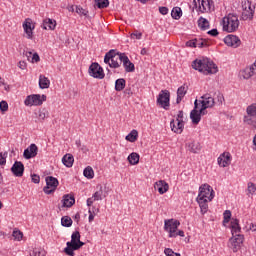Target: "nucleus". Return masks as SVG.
<instances>
[{"instance_id": "nucleus-1", "label": "nucleus", "mask_w": 256, "mask_h": 256, "mask_svg": "<svg viewBox=\"0 0 256 256\" xmlns=\"http://www.w3.org/2000/svg\"><path fill=\"white\" fill-rule=\"evenodd\" d=\"M214 197H215V191H213V188L211 187V185L202 184L199 187L197 203L201 209L202 215H205V213H207V209H209L208 203L213 201Z\"/></svg>"}, {"instance_id": "nucleus-2", "label": "nucleus", "mask_w": 256, "mask_h": 256, "mask_svg": "<svg viewBox=\"0 0 256 256\" xmlns=\"http://www.w3.org/2000/svg\"><path fill=\"white\" fill-rule=\"evenodd\" d=\"M192 67L203 75H215L219 72L217 64L209 58H197L192 62Z\"/></svg>"}, {"instance_id": "nucleus-3", "label": "nucleus", "mask_w": 256, "mask_h": 256, "mask_svg": "<svg viewBox=\"0 0 256 256\" xmlns=\"http://www.w3.org/2000/svg\"><path fill=\"white\" fill-rule=\"evenodd\" d=\"M222 30L226 33H235L239 29V16L237 14L229 13L224 16L221 21Z\"/></svg>"}, {"instance_id": "nucleus-4", "label": "nucleus", "mask_w": 256, "mask_h": 256, "mask_svg": "<svg viewBox=\"0 0 256 256\" xmlns=\"http://www.w3.org/2000/svg\"><path fill=\"white\" fill-rule=\"evenodd\" d=\"M67 247L64 249V253L69 256H75L74 251H78V249H81L83 245H85L84 242H81V234L79 231H75L71 235V241L66 243Z\"/></svg>"}, {"instance_id": "nucleus-5", "label": "nucleus", "mask_w": 256, "mask_h": 256, "mask_svg": "<svg viewBox=\"0 0 256 256\" xmlns=\"http://www.w3.org/2000/svg\"><path fill=\"white\" fill-rule=\"evenodd\" d=\"M125 53H115V50H110L104 57V63H108L113 69H119L123 63Z\"/></svg>"}, {"instance_id": "nucleus-6", "label": "nucleus", "mask_w": 256, "mask_h": 256, "mask_svg": "<svg viewBox=\"0 0 256 256\" xmlns=\"http://www.w3.org/2000/svg\"><path fill=\"white\" fill-rule=\"evenodd\" d=\"M45 101H47V96L45 94H31L24 100V105L26 107H40Z\"/></svg>"}, {"instance_id": "nucleus-7", "label": "nucleus", "mask_w": 256, "mask_h": 256, "mask_svg": "<svg viewBox=\"0 0 256 256\" xmlns=\"http://www.w3.org/2000/svg\"><path fill=\"white\" fill-rule=\"evenodd\" d=\"M243 122L250 127H256V103H252L246 107V115Z\"/></svg>"}, {"instance_id": "nucleus-8", "label": "nucleus", "mask_w": 256, "mask_h": 256, "mask_svg": "<svg viewBox=\"0 0 256 256\" xmlns=\"http://www.w3.org/2000/svg\"><path fill=\"white\" fill-rule=\"evenodd\" d=\"M198 101V107L201 113H207V109L215 106V98L211 94H204Z\"/></svg>"}, {"instance_id": "nucleus-9", "label": "nucleus", "mask_w": 256, "mask_h": 256, "mask_svg": "<svg viewBox=\"0 0 256 256\" xmlns=\"http://www.w3.org/2000/svg\"><path fill=\"white\" fill-rule=\"evenodd\" d=\"M181 222L175 219H168L164 221V231L169 234L170 238L177 237V229H179Z\"/></svg>"}, {"instance_id": "nucleus-10", "label": "nucleus", "mask_w": 256, "mask_h": 256, "mask_svg": "<svg viewBox=\"0 0 256 256\" xmlns=\"http://www.w3.org/2000/svg\"><path fill=\"white\" fill-rule=\"evenodd\" d=\"M170 101L171 92H169V90H161L157 97V105L165 109V111H169V107H171Z\"/></svg>"}, {"instance_id": "nucleus-11", "label": "nucleus", "mask_w": 256, "mask_h": 256, "mask_svg": "<svg viewBox=\"0 0 256 256\" xmlns=\"http://www.w3.org/2000/svg\"><path fill=\"white\" fill-rule=\"evenodd\" d=\"M255 14V7L251 4V1H242V19L243 21H251Z\"/></svg>"}, {"instance_id": "nucleus-12", "label": "nucleus", "mask_w": 256, "mask_h": 256, "mask_svg": "<svg viewBox=\"0 0 256 256\" xmlns=\"http://www.w3.org/2000/svg\"><path fill=\"white\" fill-rule=\"evenodd\" d=\"M46 186L43 188L44 193L46 195H51V193H55L57 187L59 186V180L53 176H47L45 178Z\"/></svg>"}, {"instance_id": "nucleus-13", "label": "nucleus", "mask_w": 256, "mask_h": 256, "mask_svg": "<svg viewBox=\"0 0 256 256\" xmlns=\"http://www.w3.org/2000/svg\"><path fill=\"white\" fill-rule=\"evenodd\" d=\"M88 73L94 79H105V72L99 63L94 62L89 66Z\"/></svg>"}, {"instance_id": "nucleus-14", "label": "nucleus", "mask_w": 256, "mask_h": 256, "mask_svg": "<svg viewBox=\"0 0 256 256\" xmlns=\"http://www.w3.org/2000/svg\"><path fill=\"white\" fill-rule=\"evenodd\" d=\"M22 27L25 33L24 37H26V39L33 40V31H35V24L33 23V20L31 18H26Z\"/></svg>"}, {"instance_id": "nucleus-15", "label": "nucleus", "mask_w": 256, "mask_h": 256, "mask_svg": "<svg viewBox=\"0 0 256 256\" xmlns=\"http://www.w3.org/2000/svg\"><path fill=\"white\" fill-rule=\"evenodd\" d=\"M201 115H207V113L201 112V109L199 108V101L195 100L194 109L190 113V119L194 125H199Z\"/></svg>"}, {"instance_id": "nucleus-16", "label": "nucleus", "mask_w": 256, "mask_h": 256, "mask_svg": "<svg viewBox=\"0 0 256 256\" xmlns=\"http://www.w3.org/2000/svg\"><path fill=\"white\" fill-rule=\"evenodd\" d=\"M241 245H243V235H234L228 243V246L234 253L241 249Z\"/></svg>"}, {"instance_id": "nucleus-17", "label": "nucleus", "mask_w": 256, "mask_h": 256, "mask_svg": "<svg viewBox=\"0 0 256 256\" xmlns=\"http://www.w3.org/2000/svg\"><path fill=\"white\" fill-rule=\"evenodd\" d=\"M219 167H229L231 165V161H233V156H231V153L224 152L220 154V156L217 159Z\"/></svg>"}, {"instance_id": "nucleus-18", "label": "nucleus", "mask_w": 256, "mask_h": 256, "mask_svg": "<svg viewBox=\"0 0 256 256\" xmlns=\"http://www.w3.org/2000/svg\"><path fill=\"white\" fill-rule=\"evenodd\" d=\"M224 43L228 47H233V49H237L241 45V39L235 35H228L224 38Z\"/></svg>"}, {"instance_id": "nucleus-19", "label": "nucleus", "mask_w": 256, "mask_h": 256, "mask_svg": "<svg viewBox=\"0 0 256 256\" xmlns=\"http://www.w3.org/2000/svg\"><path fill=\"white\" fill-rule=\"evenodd\" d=\"M99 190H97L92 197L87 199L88 207H91L95 201H103V186H98Z\"/></svg>"}, {"instance_id": "nucleus-20", "label": "nucleus", "mask_w": 256, "mask_h": 256, "mask_svg": "<svg viewBox=\"0 0 256 256\" xmlns=\"http://www.w3.org/2000/svg\"><path fill=\"white\" fill-rule=\"evenodd\" d=\"M11 172L15 177H23V173L25 172L23 162L16 161L11 167Z\"/></svg>"}, {"instance_id": "nucleus-21", "label": "nucleus", "mask_w": 256, "mask_h": 256, "mask_svg": "<svg viewBox=\"0 0 256 256\" xmlns=\"http://www.w3.org/2000/svg\"><path fill=\"white\" fill-rule=\"evenodd\" d=\"M39 152V148L36 144H31L27 149L24 150V159H33V157H37V153Z\"/></svg>"}, {"instance_id": "nucleus-22", "label": "nucleus", "mask_w": 256, "mask_h": 256, "mask_svg": "<svg viewBox=\"0 0 256 256\" xmlns=\"http://www.w3.org/2000/svg\"><path fill=\"white\" fill-rule=\"evenodd\" d=\"M215 9V3L213 0H201L199 4V11L205 13V11H213Z\"/></svg>"}, {"instance_id": "nucleus-23", "label": "nucleus", "mask_w": 256, "mask_h": 256, "mask_svg": "<svg viewBox=\"0 0 256 256\" xmlns=\"http://www.w3.org/2000/svg\"><path fill=\"white\" fill-rule=\"evenodd\" d=\"M155 191H158L160 195H165L169 191V184L164 180H159L154 184Z\"/></svg>"}, {"instance_id": "nucleus-24", "label": "nucleus", "mask_w": 256, "mask_h": 256, "mask_svg": "<svg viewBox=\"0 0 256 256\" xmlns=\"http://www.w3.org/2000/svg\"><path fill=\"white\" fill-rule=\"evenodd\" d=\"M41 27L45 31H55V27H57V21L55 19L45 18Z\"/></svg>"}, {"instance_id": "nucleus-25", "label": "nucleus", "mask_w": 256, "mask_h": 256, "mask_svg": "<svg viewBox=\"0 0 256 256\" xmlns=\"http://www.w3.org/2000/svg\"><path fill=\"white\" fill-rule=\"evenodd\" d=\"M122 64L126 73H133V71H135V64L129 60L126 54L122 57Z\"/></svg>"}, {"instance_id": "nucleus-26", "label": "nucleus", "mask_w": 256, "mask_h": 256, "mask_svg": "<svg viewBox=\"0 0 256 256\" xmlns=\"http://www.w3.org/2000/svg\"><path fill=\"white\" fill-rule=\"evenodd\" d=\"M242 79H251L255 75V67L252 65L250 67H246L244 70H241L239 73Z\"/></svg>"}, {"instance_id": "nucleus-27", "label": "nucleus", "mask_w": 256, "mask_h": 256, "mask_svg": "<svg viewBox=\"0 0 256 256\" xmlns=\"http://www.w3.org/2000/svg\"><path fill=\"white\" fill-rule=\"evenodd\" d=\"M75 205V197L66 194L62 199V207H73Z\"/></svg>"}, {"instance_id": "nucleus-28", "label": "nucleus", "mask_w": 256, "mask_h": 256, "mask_svg": "<svg viewBox=\"0 0 256 256\" xmlns=\"http://www.w3.org/2000/svg\"><path fill=\"white\" fill-rule=\"evenodd\" d=\"M185 95H187V86L182 85L178 88L177 90V99H176V103L179 105V103H181V101H183V97H185Z\"/></svg>"}, {"instance_id": "nucleus-29", "label": "nucleus", "mask_w": 256, "mask_h": 256, "mask_svg": "<svg viewBox=\"0 0 256 256\" xmlns=\"http://www.w3.org/2000/svg\"><path fill=\"white\" fill-rule=\"evenodd\" d=\"M51 81L45 75L41 74L39 76V87L40 89H49Z\"/></svg>"}, {"instance_id": "nucleus-30", "label": "nucleus", "mask_w": 256, "mask_h": 256, "mask_svg": "<svg viewBox=\"0 0 256 256\" xmlns=\"http://www.w3.org/2000/svg\"><path fill=\"white\" fill-rule=\"evenodd\" d=\"M231 233L233 236L240 235L241 233V226H239V221L237 219L231 220Z\"/></svg>"}, {"instance_id": "nucleus-31", "label": "nucleus", "mask_w": 256, "mask_h": 256, "mask_svg": "<svg viewBox=\"0 0 256 256\" xmlns=\"http://www.w3.org/2000/svg\"><path fill=\"white\" fill-rule=\"evenodd\" d=\"M186 147L191 153H199V151H201V145L199 144V142L192 141L190 143H187Z\"/></svg>"}, {"instance_id": "nucleus-32", "label": "nucleus", "mask_w": 256, "mask_h": 256, "mask_svg": "<svg viewBox=\"0 0 256 256\" xmlns=\"http://www.w3.org/2000/svg\"><path fill=\"white\" fill-rule=\"evenodd\" d=\"M176 121L178 123V128L175 130L178 133H183V129H185V124L183 123V111L178 112Z\"/></svg>"}, {"instance_id": "nucleus-33", "label": "nucleus", "mask_w": 256, "mask_h": 256, "mask_svg": "<svg viewBox=\"0 0 256 256\" xmlns=\"http://www.w3.org/2000/svg\"><path fill=\"white\" fill-rule=\"evenodd\" d=\"M75 162V158H73V155L66 154L62 158V163L65 165V167H73V163Z\"/></svg>"}, {"instance_id": "nucleus-34", "label": "nucleus", "mask_w": 256, "mask_h": 256, "mask_svg": "<svg viewBox=\"0 0 256 256\" xmlns=\"http://www.w3.org/2000/svg\"><path fill=\"white\" fill-rule=\"evenodd\" d=\"M172 19H175L176 21H179L181 17H183V11L180 7H174L171 12Z\"/></svg>"}, {"instance_id": "nucleus-35", "label": "nucleus", "mask_w": 256, "mask_h": 256, "mask_svg": "<svg viewBox=\"0 0 256 256\" xmlns=\"http://www.w3.org/2000/svg\"><path fill=\"white\" fill-rule=\"evenodd\" d=\"M139 137V132L137 130H132L127 136L126 141H129L130 143H135L137 141V138Z\"/></svg>"}, {"instance_id": "nucleus-36", "label": "nucleus", "mask_w": 256, "mask_h": 256, "mask_svg": "<svg viewBox=\"0 0 256 256\" xmlns=\"http://www.w3.org/2000/svg\"><path fill=\"white\" fill-rule=\"evenodd\" d=\"M128 161H129L130 165H137V164H139V154L136 153V152H132L128 156Z\"/></svg>"}, {"instance_id": "nucleus-37", "label": "nucleus", "mask_w": 256, "mask_h": 256, "mask_svg": "<svg viewBox=\"0 0 256 256\" xmlns=\"http://www.w3.org/2000/svg\"><path fill=\"white\" fill-rule=\"evenodd\" d=\"M26 57L30 63H39L40 61L39 54L37 53L26 52Z\"/></svg>"}, {"instance_id": "nucleus-38", "label": "nucleus", "mask_w": 256, "mask_h": 256, "mask_svg": "<svg viewBox=\"0 0 256 256\" xmlns=\"http://www.w3.org/2000/svg\"><path fill=\"white\" fill-rule=\"evenodd\" d=\"M126 81L123 78H119L115 82V91H123L125 89Z\"/></svg>"}, {"instance_id": "nucleus-39", "label": "nucleus", "mask_w": 256, "mask_h": 256, "mask_svg": "<svg viewBox=\"0 0 256 256\" xmlns=\"http://www.w3.org/2000/svg\"><path fill=\"white\" fill-rule=\"evenodd\" d=\"M83 175L86 177V179H93V177H95V171H93L91 166H87L84 169Z\"/></svg>"}, {"instance_id": "nucleus-40", "label": "nucleus", "mask_w": 256, "mask_h": 256, "mask_svg": "<svg viewBox=\"0 0 256 256\" xmlns=\"http://www.w3.org/2000/svg\"><path fill=\"white\" fill-rule=\"evenodd\" d=\"M198 27H200L202 31H206V29L209 27V21L203 17H200L198 19Z\"/></svg>"}, {"instance_id": "nucleus-41", "label": "nucleus", "mask_w": 256, "mask_h": 256, "mask_svg": "<svg viewBox=\"0 0 256 256\" xmlns=\"http://www.w3.org/2000/svg\"><path fill=\"white\" fill-rule=\"evenodd\" d=\"M61 225L63 227H71L73 225V220L69 216H63L61 219Z\"/></svg>"}, {"instance_id": "nucleus-42", "label": "nucleus", "mask_w": 256, "mask_h": 256, "mask_svg": "<svg viewBox=\"0 0 256 256\" xmlns=\"http://www.w3.org/2000/svg\"><path fill=\"white\" fill-rule=\"evenodd\" d=\"M98 9H107L109 7V0H95Z\"/></svg>"}, {"instance_id": "nucleus-43", "label": "nucleus", "mask_w": 256, "mask_h": 256, "mask_svg": "<svg viewBox=\"0 0 256 256\" xmlns=\"http://www.w3.org/2000/svg\"><path fill=\"white\" fill-rule=\"evenodd\" d=\"M14 241H21L23 239V232L18 229H14L12 233Z\"/></svg>"}, {"instance_id": "nucleus-44", "label": "nucleus", "mask_w": 256, "mask_h": 256, "mask_svg": "<svg viewBox=\"0 0 256 256\" xmlns=\"http://www.w3.org/2000/svg\"><path fill=\"white\" fill-rule=\"evenodd\" d=\"M75 12L81 17H87V14L89 13V11L85 10L81 6H75Z\"/></svg>"}, {"instance_id": "nucleus-45", "label": "nucleus", "mask_w": 256, "mask_h": 256, "mask_svg": "<svg viewBox=\"0 0 256 256\" xmlns=\"http://www.w3.org/2000/svg\"><path fill=\"white\" fill-rule=\"evenodd\" d=\"M46 255H47V251H45V249H37V248H35L30 254V256H46Z\"/></svg>"}, {"instance_id": "nucleus-46", "label": "nucleus", "mask_w": 256, "mask_h": 256, "mask_svg": "<svg viewBox=\"0 0 256 256\" xmlns=\"http://www.w3.org/2000/svg\"><path fill=\"white\" fill-rule=\"evenodd\" d=\"M47 117H49V111H47L45 109H42L39 111L38 119L40 121H45V119H47Z\"/></svg>"}, {"instance_id": "nucleus-47", "label": "nucleus", "mask_w": 256, "mask_h": 256, "mask_svg": "<svg viewBox=\"0 0 256 256\" xmlns=\"http://www.w3.org/2000/svg\"><path fill=\"white\" fill-rule=\"evenodd\" d=\"M247 191L250 195H256V184L249 182L247 186Z\"/></svg>"}, {"instance_id": "nucleus-48", "label": "nucleus", "mask_w": 256, "mask_h": 256, "mask_svg": "<svg viewBox=\"0 0 256 256\" xmlns=\"http://www.w3.org/2000/svg\"><path fill=\"white\" fill-rule=\"evenodd\" d=\"M88 213H89V217H88L89 223H92V221H94V219H95V215H97V213H99V208H96L93 211H91V209H89Z\"/></svg>"}, {"instance_id": "nucleus-49", "label": "nucleus", "mask_w": 256, "mask_h": 256, "mask_svg": "<svg viewBox=\"0 0 256 256\" xmlns=\"http://www.w3.org/2000/svg\"><path fill=\"white\" fill-rule=\"evenodd\" d=\"M170 127H171V129H172V131L174 132V133H178L179 135H180V133H182V132H177L175 129H179V123L177 122V120H172L171 122H170Z\"/></svg>"}, {"instance_id": "nucleus-50", "label": "nucleus", "mask_w": 256, "mask_h": 256, "mask_svg": "<svg viewBox=\"0 0 256 256\" xmlns=\"http://www.w3.org/2000/svg\"><path fill=\"white\" fill-rule=\"evenodd\" d=\"M131 39H137L140 40L143 37V33L135 30L133 33L130 34Z\"/></svg>"}, {"instance_id": "nucleus-51", "label": "nucleus", "mask_w": 256, "mask_h": 256, "mask_svg": "<svg viewBox=\"0 0 256 256\" xmlns=\"http://www.w3.org/2000/svg\"><path fill=\"white\" fill-rule=\"evenodd\" d=\"M0 111H2V113L9 111V104L7 103V101L0 102Z\"/></svg>"}, {"instance_id": "nucleus-52", "label": "nucleus", "mask_w": 256, "mask_h": 256, "mask_svg": "<svg viewBox=\"0 0 256 256\" xmlns=\"http://www.w3.org/2000/svg\"><path fill=\"white\" fill-rule=\"evenodd\" d=\"M223 217V223H229V221L231 220V212L229 210L224 211Z\"/></svg>"}, {"instance_id": "nucleus-53", "label": "nucleus", "mask_w": 256, "mask_h": 256, "mask_svg": "<svg viewBox=\"0 0 256 256\" xmlns=\"http://www.w3.org/2000/svg\"><path fill=\"white\" fill-rule=\"evenodd\" d=\"M7 163V152L0 153V165H5Z\"/></svg>"}, {"instance_id": "nucleus-54", "label": "nucleus", "mask_w": 256, "mask_h": 256, "mask_svg": "<svg viewBox=\"0 0 256 256\" xmlns=\"http://www.w3.org/2000/svg\"><path fill=\"white\" fill-rule=\"evenodd\" d=\"M186 47H197V39L190 40L186 42Z\"/></svg>"}, {"instance_id": "nucleus-55", "label": "nucleus", "mask_w": 256, "mask_h": 256, "mask_svg": "<svg viewBox=\"0 0 256 256\" xmlns=\"http://www.w3.org/2000/svg\"><path fill=\"white\" fill-rule=\"evenodd\" d=\"M207 46V42H205V40H197L196 39V47L202 48V47H206Z\"/></svg>"}, {"instance_id": "nucleus-56", "label": "nucleus", "mask_w": 256, "mask_h": 256, "mask_svg": "<svg viewBox=\"0 0 256 256\" xmlns=\"http://www.w3.org/2000/svg\"><path fill=\"white\" fill-rule=\"evenodd\" d=\"M159 12L161 15H167V13H169V8L162 6L159 8Z\"/></svg>"}, {"instance_id": "nucleus-57", "label": "nucleus", "mask_w": 256, "mask_h": 256, "mask_svg": "<svg viewBox=\"0 0 256 256\" xmlns=\"http://www.w3.org/2000/svg\"><path fill=\"white\" fill-rule=\"evenodd\" d=\"M164 254H165L166 256H173V255L175 254V252H174L171 248H166V249L164 250Z\"/></svg>"}, {"instance_id": "nucleus-58", "label": "nucleus", "mask_w": 256, "mask_h": 256, "mask_svg": "<svg viewBox=\"0 0 256 256\" xmlns=\"http://www.w3.org/2000/svg\"><path fill=\"white\" fill-rule=\"evenodd\" d=\"M18 67L19 69H22V71H24V69H27V63L25 61H20L18 63Z\"/></svg>"}, {"instance_id": "nucleus-59", "label": "nucleus", "mask_w": 256, "mask_h": 256, "mask_svg": "<svg viewBox=\"0 0 256 256\" xmlns=\"http://www.w3.org/2000/svg\"><path fill=\"white\" fill-rule=\"evenodd\" d=\"M208 35H211L212 37H217L219 35V31H217V29H212L208 31Z\"/></svg>"}, {"instance_id": "nucleus-60", "label": "nucleus", "mask_w": 256, "mask_h": 256, "mask_svg": "<svg viewBox=\"0 0 256 256\" xmlns=\"http://www.w3.org/2000/svg\"><path fill=\"white\" fill-rule=\"evenodd\" d=\"M39 181H41V178L39 177V175L33 174L32 175V182L33 183H39Z\"/></svg>"}, {"instance_id": "nucleus-61", "label": "nucleus", "mask_w": 256, "mask_h": 256, "mask_svg": "<svg viewBox=\"0 0 256 256\" xmlns=\"http://www.w3.org/2000/svg\"><path fill=\"white\" fill-rule=\"evenodd\" d=\"M177 237H185V232L183 230L177 231Z\"/></svg>"}, {"instance_id": "nucleus-62", "label": "nucleus", "mask_w": 256, "mask_h": 256, "mask_svg": "<svg viewBox=\"0 0 256 256\" xmlns=\"http://www.w3.org/2000/svg\"><path fill=\"white\" fill-rule=\"evenodd\" d=\"M249 229H250V231H256V225L251 223Z\"/></svg>"}, {"instance_id": "nucleus-63", "label": "nucleus", "mask_w": 256, "mask_h": 256, "mask_svg": "<svg viewBox=\"0 0 256 256\" xmlns=\"http://www.w3.org/2000/svg\"><path fill=\"white\" fill-rule=\"evenodd\" d=\"M218 101L220 102V103H223V101H225V98L223 97V95H219L218 96Z\"/></svg>"}, {"instance_id": "nucleus-64", "label": "nucleus", "mask_w": 256, "mask_h": 256, "mask_svg": "<svg viewBox=\"0 0 256 256\" xmlns=\"http://www.w3.org/2000/svg\"><path fill=\"white\" fill-rule=\"evenodd\" d=\"M140 53L141 55H147V49L143 48Z\"/></svg>"}]
</instances>
